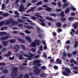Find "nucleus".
Here are the masks:
<instances>
[{
	"instance_id": "c9c22d12",
	"label": "nucleus",
	"mask_w": 78,
	"mask_h": 78,
	"mask_svg": "<svg viewBox=\"0 0 78 78\" xmlns=\"http://www.w3.org/2000/svg\"><path fill=\"white\" fill-rule=\"evenodd\" d=\"M60 20L62 21H66V18L64 17L62 18H61Z\"/></svg>"
},
{
	"instance_id": "4c0bfd02",
	"label": "nucleus",
	"mask_w": 78,
	"mask_h": 78,
	"mask_svg": "<svg viewBox=\"0 0 78 78\" xmlns=\"http://www.w3.org/2000/svg\"><path fill=\"white\" fill-rule=\"evenodd\" d=\"M77 53H78L77 51H73L72 53L73 55H76L77 54Z\"/></svg>"
},
{
	"instance_id": "72a5a7b5",
	"label": "nucleus",
	"mask_w": 78,
	"mask_h": 78,
	"mask_svg": "<svg viewBox=\"0 0 78 78\" xmlns=\"http://www.w3.org/2000/svg\"><path fill=\"white\" fill-rule=\"evenodd\" d=\"M60 16L61 17H64L65 16L64 15V12H62L60 13Z\"/></svg>"
},
{
	"instance_id": "0eeeda50",
	"label": "nucleus",
	"mask_w": 78,
	"mask_h": 78,
	"mask_svg": "<svg viewBox=\"0 0 78 78\" xmlns=\"http://www.w3.org/2000/svg\"><path fill=\"white\" fill-rule=\"evenodd\" d=\"M9 42V40L7 41H2V43L3 44V45L5 47H6L8 45V43Z\"/></svg>"
},
{
	"instance_id": "864d4df0",
	"label": "nucleus",
	"mask_w": 78,
	"mask_h": 78,
	"mask_svg": "<svg viewBox=\"0 0 78 78\" xmlns=\"http://www.w3.org/2000/svg\"><path fill=\"white\" fill-rule=\"evenodd\" d=\"M36 8V7H34L31 8V9L30 10V11H34V9H35Z\"/></svg>"
},
{
	"instance_id": "774afa93",
	"label": "nucleus",
	"mask_w": 78,
	"mask_h": 78,
	"mask_svg": "<svg viewBox=\"0 0 78 78\" xmlns=\"http://www.w3.org/2000/svg\"><path fill=\"white\" fill-rule=\"evenodd\" d=\"M19 1H20V0H16L15 1V4H18V3L19 2Z\"/></svg>"
},
{
	"instance_id": "338daca9",
	"label": "nucleus",
	"mask_w": 78,
	"mask_h": 78,
	"mask_svg": "<svg viewBox=\"0 0 78 78\" xmlns=\"http://www.w3.org/2000/svg\"><path fill=\"white\" fill-rule=\"evenodd\" d=\"M13 34H17V31H13L12 32Z\"/></svg>"
},
{
	"instance_id": "79ce46f5",
	"label": "nucleus",
	"mask_w": 78,
	"mask_h": 78,
	"mask_svg": "<svg viewBox=\"0 0 78 78\" xmlns=\"http://www.w3.org/2000/svg\"><path fill=\"white\" fill-rule=\"evenodd\" d=\"M73 19H74V18L72 17H70L69 18V20H70V21H73Z\"/></svg>"
},
{
	"instance_id": "9d476101",
	"label": "nucleus",
	"mask_w": 78,
	"mask_h": 78,
	"mask_svg": "<svg viewBox=\"0 0 78 78\" xmlns=\"http://www.w3.org/2000/svg\"><path fill=\"white\" fill-rule=\"evenodd\" d=\"M35 42L37 44V45L39 46L40 45V43H41V41L39 40H35Z\"/></svg>"
},
{
	"instance_id": "3c124183",
	"label": "nucleus",
	"mask_w": 78,
	"mask_h": 78,
	"mask_svg": "<svg viewBox=\"0 0 78 78\" xmlns=\"http://www.w3.org/2000/svg\"><path fill=\"white\" fill-rule=\"evenodd\" d=\"M41 25L43 26V27H45V23H40Z\"/></svg>"
},
{
	"instance_id": "de8ad7c7",
	"label": "nucleus",
	"mask_w": 78,
	"mask_h": 78,
	"mask_svg": "<svg viewBox=\"0 0 78 78\" xmlns=\"http://www.w3.org/2000/svg\"><path fill=\"white\" fill-rule=\"evenodd\" d=\"M24 78H29V75L28 74H25L24 76Z\"/></svg>"
},
{
	"instance_id": "473e14b6",
	"label": "nucleus",
	"mask_w": 78,
	"mask_h": 78,
	"mask_svg": "<svg viewBox=\"0 0 78 78\" xmlns=\"http://www.w3.org/2000/svg\"><path fill=\"white\" fill-rule=\"evenodd\" d=\"M26 27L27 28V29H33V27L31 26H26Z\"/></svg>"
},
{
	"instance_id": "c756f323",
	"label": "nucleus",
	"mask_w": 78,
	"mask_h": 78,
	"mask_svg": "<svg viewBox=\"0 0 78 78\" xmlns=\"http://www.w3.org/2000/svg\"><path fill=\"white\" fill-rule=\"evenodd\" d=\"M4 24H5V21H1L0 22V27L1 26H2V25H3Z\"/></svg>"
},
{
	"instance_id": "f3484780",
	"label": "nucleus",
	"mask_w": 78,
	"mask_h": 78,
	"mask_svg": "<svg viewBox=\"0 0 78 78\" xmlns=\"http://www.w3.org/2000/svg\"><path fill=\"white\" fill-rule=\"evenodd\" d=\"M65 71L68 73H71V71H70V70L68 68H66L65 69Z\"/></svg>"
},
{
	"instance_id": "39448f33",
	"label": "nucleus",
	"mask_w": 78,
	"mask_h": 78,
	"mask_svg": "<svg viewBox=\"0 0 78 78\" xmlns=\"http://www.w3.org/2000/svg\"><path fill=\"white\" fill-rule=\"evenodd\" d=\"M11 37L10 36H5L3 37H1L0 38V39L2 41H5L8 39L9 38H11Z\"/></svg>"
},
{
	"instance_id": "393cba45",
	"label": "nucleus",
	"mask_w": 78,
	"mask_h": 78,
	"mask_svg": "<svg viewBox=\"0 0 78 78\" xmlns=\"http://www.w3.org/2000/svg\"><path fill=\"white\" fill-rule=\"evenodd\" d=\"M23 9H24V7H20V8L18 10L20 12H22L23 10Z\"/></svg>"
},
{
	"instance_id": "5701e85b",
	"label": "nucleus",
	"mask_w": 78,
	"mask_h": 78,
	"mask_svg": "<svg viewBox=\"0 0 78 78\" xmlns=\"http://www.w3.org/2000/svg\"><path fill=\"white\" fill-rule=\"evenodd\" d=\"M30 51H32V52H34V53H35V52L36 51V50L35 48H32L30 49Z\"/></svg>"
},
{
	"instance_id": "4be33fe9",
	"label": "nucleus",
	"mask_w": 78,
	"mask_h": 78,
	"mask_svg": "<svg viewBox=\"0 0 78 78\" xmlns=\"http://www.w3.org/2000/svg\"><path fill=\"white\" fill-rule=\"evenodd\" d=\"M6 32H0V36H2L3 35H6Z\"/></svg>"
},
{
	"instance_id": "a211bd4d",
	"label": "nucleus",
	"mask_w": 78,
	"mask_h": 78,
	"mask_svg": "<svg viewBox=\"0 0 78 78\" xmlns=\"http://www.w3.org/2000/svg\"><path fill=\"white\" fill-rule=\"evenodd\" d=\"M70 11V9L69 8H67L66 9L65 12L66 14H67Z\"/></svg>"
},
{
	"instance_id": "603ef678",
	"label": "nucleus",
	"mask_w": 78,
	"mask_h": 78,
	"mask_svg": "<svg viewBox=\"0 0 78 78\" xmlns=\"http://www.w3.org/2000/svg\"><path fill=\"white\" fill-rule=\"evenodd\" d=\"M43 58H47V56L46 55V54H45V52H44V53L43 54Z\"/></svg>"
},
{
	"instance_id": "8fccbe9b",
	"label": "nucleus",
	"mask_w": 78,
	"mask_h": 78,
	"mask_svg": "<svg viewBox=\"0 0 78 78\" xmlns=\"http://www.w3.org/2000/svg\"><path fill=\"white\" fill-rule=\"evenodd\" d=\"M6 64L5 63H0V66H5Z\"/></svg>"
},
{
	"instance_id": "1a4fd4ad",
	"label": "nucleus",
	"mask_w": 78,
	"mask_h": 78,
	"mask_svg": "<svg viewBox=\"0 0 78 78\" xmlns=\"http://www.w3.org/2000/svg\"><path fill=\"white\" fill-rule=\"evenodd\" d=\"M34 72L36 75H39L40 73V70L38 69H35L34 70Z\"/></svg>"
},
{
	"instance_id": "2eb2a0df",
	"label": "nucleus",
	"mask_w": 78,
	"mask_h": 78,
	"mask_svg": "<svg viewBox=\"0 0 78 78\" xmlns=\"http://www.w3.org/2000/svg\"><path fill=\"white\" fill-rule=\"evenodd\" d=\"M46 19L48 20H49L50 21H53V19L52 18L48 16H47L46 17Z\"/></svg>"
},
{
	"instance_id": "9b49d317",
	"label": "nucleus",
	"mask_w": 78,
	"mask_h": 78,
	"mask_svg": "<svg viewBox=\"0 0 78 78\" xmlns=\"http://www.w3.org/2000/svg\"><path fill=\"white\" fill-rule=\"evenodd\" d=\"M60 60L59 58H57L56 59V62L57 63V64H61L62 61H61V60Z\"/></svg>"
},
{
	"instance_id": "412c9836",
	"label": "nucleus",
	"mask_w": 78,
	"mask_h": 78,
	"mask_svg": "<svg viewBox=\"0 0 78 78\" xmlns=\"http://www.w3.org/2000/svg\"><path fill=\"white\" fill-rule=\"evenodd\" d=\"M57 27H61V23L59 22L57 23H56Z\"/></svg>"
},
{
	"instance_id": "aec40b11",
	"label": "nucleus",
	"mask_w": 78,
	"mask_h": 78,
	"mask_svg": "<svg viewBox=\"0 0 78 78\" xmlns=\"http://www.w3.org/2000/svg\"><path fill=\"white\" fill-rule=\"evenodd\" d=\"M63 75L66 76H70V75H69V73H67L66 71H64L63 72Z\"/></svg>"
},
{
	"instance_id": "5fc2aeb1",
	"label": "nucleus",
	"mask_w": 78,
	"mask_h": 78,
	"mask_svg": "<svg viewBox=\"0 0 78 78\" xmlns=\"http://www.w3.org/2000/svg\"><path fill=\"white\" fill-rule=\"evenodd\" d=\"M21 47H22V48H23V50H25V46H23V45L21 44Z\"/></svg>"
},
{
	"instance_id": "052dcab7",
	"label": "nucleus",
	"mask_w": 78,
	"mask_h": 78,
	"mask_svg": "<svg viewBox=\"0 0 78 78\" xmlns=\"http://www.w3.org/2000/svg\"><path fill=\"white\" fill-rule=\"evenodd\" d=\"M21 2H23V4H24L25 3V2H26V0H21Z\"/></svg>"
},
{
	"instance_id": "6ab92c4d",
	"label": "nucleus",
	"mask_w": 78,
	"mask_h": 78,
	"mask_svg": "<svg viewBox=\"0 0 78 78\" xmlns=\"http://www.w3.org/2000/svg\"><path fill=\"white\" fill-rule=\"evenodd\" d=\"M9 42L10 43H14L16 42V40L14 39H11L9 40Z\"/></svg>"
},
{
	"instance_id": "4d7b16f0",
	"label": "nucleus",
	"mask_w": 78,
	"mask_h": 78,
	"mask_svg": "<svg viewBox=\"0 0 78 78\" xmlns=\"http://www.w3.org/2000/svg\"><path fill=\"white\" fill-rule=\"evenodd\" d=\"M51 4L52 5H53V6H56V3L55 2H51Z\"/></svg>"
},
{
	"instance_id": "c85d7f7f",
	"label": "nucleus",
	"mask_w": 78,
	"mask_h": 78,
	"mask_svg": "<svg viewBox=\"0 0 78 78\" xmlns=\"http://www.w3.org/2000/svg\"><path fill=\"white\" fill-rule=\"evenodd\" d=\"M46 11H51V9L50 7H47L45 9Z\"/></svg>"
},
{
	"instance_id": "f704fd0d",
	"label": "nucleus",
	"mask_w": 78,
	"mask_h": 78,
	"mask_svg": "<svg viewBox=\"0 0 78 78\" xmlns=\"http://www.w3.org/2000/svg\"><path fill=\"white\" fill-rule=\"evenodd\" d=\"M58 5L59 8H61V2H58Z\"/></svg>"
},
{
	"instance_id": "a18cd8bd",
	"label": "nucleus",
	"mask_w": 78,
	"mask_h": 78,
	"mask_svg": "<svg viewBox=\"0 0 78 78\" xmlns=\"http://www.w3.org/2000/svg\"><path fill=\"white\" fill-rule=\"evenodd\" d=\"M19 34L21 35L23 37H25V34L23 33H19Z\"/></svg>"
},
{
	"instance_id": "ddd939ff",
	"label": "nucleus",
	"mask_w": 78,
	"mask_h": 78,
	"mask_svg": "<svg viewBox=\"0 0 78 78\" xmlns=\"http://www.w3.org/2000/svg\"><path fill=\"white\" fill-rule=\"evenodd\" d=\"M25 39H27V40L28 41V42H31V40L30 37H25Z\"/></svg>"
},
{
	"instance_id": "13d9d810",
	"label": "nucleus",
	"mask_w": 78,
	"mask_h": 78,
	"mask_svg": "<svg viewBox=\"0 0 78 78\" xmlns=\"http://www.w3.org/2000/svg\"><path fill=\"white\" fill-rule=\"evenodd\" d=\"M56 11L57 12H60V11H62V9H57Z\"/></svg>"
},
{
	"instance_id": "cd10ccee",
	"label": "nucleus",
	"mask_w": 78,
	"mask_h": 78,
	"mask_svg": "<svg viewBox=\"0 0 78 78\" xmlns=\"http://www.w3.org/2000/svg\"><path fill=\"white\" fill-rule=\"evenodd\" d=\"M25 69V67H24V66H21L20 67V70H24Z\"/></svg>"
},
{
	"instance_id": "680f3d73",
	"label": "nucleus",
	"mask_w": 78,
	"mask_h": 78,
	"mask_svg": "<svg viewBox=\"0 0 78 78\" xmlns=\"http://www.w3.org/2000/svg\"><path fill=\"white\" fill-rule=\"evenodd\" d=\"M37 2V0H33L32 1V3H36Z\"/></svg>"
},
{
	"instance_id": "ea45409f",
	"label": "nucleus",
	"mask_w": 78,
	"mask_h": 78,
	"mask_svg": "<svg viewBox=\"0 0 78 78\" xmlns=\"http://www.w3.org/2000/svg\"><path fill=\"white\" fill-rule=\"evenodd\" d=\"M3 73H8V70L7 69H4L3 71Z\"/></svg>"
},
{
	"instance_id": "dca6fc26",
	"label": "nucleus",
	"mask_w": 78,
	"mask_h": 78,
	"mask_svg": "<svg viewBox=\"0 0 78 78\" xmlns=\"http://www.w3.org/2000/svg\"><path fill=\"white\" fill-rule=\"evenodd\" d=\"M69 6V4L67 3H65L64 5H62L63 8H65L66 7H67Z\"/></svg>"
},
{
	"instance_id": "37998d69",
	"label": "nucleus",
	"mask_w": 78,
	"mask_h": 78,
	"mask_svg": "<svg viewBox=\"0 0 78 78\" xmlns=\"http://www.w3.org/2000/svg\"><path fill=\"white\" fill-rule=\"evenodd\" d=\"M67 55L68 56V57L70 58V57H72V55L71 53H68L67 54Z\"/></svg>"
},
{
	"instance_id": "c03bdc74",
	"label": "nucleus",
	"mask_w": 78,
	"mask_h": 78,
	"mask_svg": "<svg viewBox=\"0 0 78 78\" xmlns=\"http://www.w3.org/2000/svg\"><path fill=\"white\" fill-rule=\"evenodd\" d=\"M62 29H61L58 28L57 30V32L58 33H59L60 32H62Z\"/></svg>"
},
{
	"instance_id": "f8f14e48",
	"label": "nucleus",
	"mask_w": 78,
	"mask_h": 78,
	"mask_svg": "<svg viewBox=\"0 0 78 78\" xmlns=\"http://www.w3.org/2000/svg\"><path fill=\"white\" fill-rule=\"evenodd\" d=\"M78 46V42L77 41H75V44L74 45V48H76Z\"/></svg>"
},
{
	"instance_id": "4468645a",
	"label": "nucleus",
	"mask_w": 78,
	"mask_h": 78,
	"mask_svg": "<svg viewBox=\"0 0 78 78\" xmlns=\"http://www.w3.org/2000/svg\"><path fill=\"white\" fill-rule=\"evenodd\" d=\"M18 41L20 42H21V43H25V42H26L25 41V40H22V39H20V38H19L18 39Z\"/></svg>"
},
{
	"instance_id": "49530a36",
	"label": "nucleus",
	"mask_w": 78,
	"mask_h": 78,
	"mask_svg": "<svg viewBox=\"0 0 78 78\" xmlns=\"http://www.w3.org/2000/svg\"><path fill=\"white\" fill-rule=\"evenodd\" d=\"M31 18L32 19V20H35L36 19V18L35 16H31Z\"/></svg>"
},
{
	"instance_id": "0e129e2a",
	"label": "nucleus",
	"mask_w": 78,
	"mask_h": 78,
	"mask_svg": "<svg viewBox=\"0 0 78 78\" xmlns=\"http://www.w3.org/2000/svg\"><path fill=\"white\" fill-rule=\"evenodd\" d=\"M5 5L4 4H2V9H5Z\"/></svg>"
},
{
	"instance_id": "f03ea898",
	"label": "nucleus",
	"mask_w": 78,
	"mask_h": 78,
	"mask_svg": "<svg viewBox=\"0 0 78 78\" xmlns=\"http://www.w3.org/2000/svg\"><path fill=\"white\" fill-rule=\"evenodd\" d=\"M10 23H11V24L12 25H17V24L16 22H15V21H14V20H13V19H10L9 21H7L5 23V24L6 25H8V24H9Z\"/></svg>"
},
{
	"instance_id": "a878e982",
	"label": "nucleus",
	"mask_w": 78,
	"mask_h": 78,
	"mask_svg": "<svg viewBox=\"0 0 78 78\" xmlns=\"http://www.w3.org/2000/svg\"><path fill=\"white\" fill-rule=\"evenodd\" d=\"M50 16H53L54 17H56L57 16V14L56 13H53L50 14Z\"/></svg>"
},
{
	"instance_id": "7ed1b4c3",
	"label": "nucleus",
	"mask_w": 78,
	"mask_h": 78,
	"mask_svg": "<svg viewBox=\"0 0 78 78\" xmlns=\"http://www.w3.org/2000/svg\"><path fill=\"white\" fill-rule=\"evenodd\" d=\"M23 55H24L25 56V57H28L29 58H26V59H27V60H31L32 59H33V56H34V55H33L32 54V53H29V55H27L26 54H23Z\"/></svg>"
},
{
	"instance_id": "58836bf2",
	"label": "nucleus",
	"mask_w": 78,
	"mask_h": 78,
	"mask_svg": "<svg viewBox=\"0 0 78 78\" xmlns=\"http://www.w3.org/2000/svg\"><path fill=\"white\" fill-rule=\"evenodd\" d=\"M73 70H76V71H78V68L76 66H74L73 67Z\"/></svg>"
},
{
	"instance_id": "b1692460",
	"label": "nucleus",
	"mask_w": 78,
	"mask_h": 78,
	"mask_svg": "<svg viewBox=\"0 0 78 78\" xmlns=\"http://www.w3.org/2000/svg\"><path fill=\"white\" fill-rule=\"evenodd\" d=\"M18 57L20 60H22V59H24V58H22V57H23V55H19Z\"/></svg>"
},
{
	"instance_id": "a19ab883",
	"label": "nucleus",
	"mask_w": 78,
	"mask_h": 78,
	"mask_svg": "<svg viewBox=\"0 0 78 78\" xmlns=\"http://www.w3.org/2000/svg\"><path fill=\"white\" fill-rule=\"evenodd\" d=\"M25 33H26L27 34H30L31 32L30 31H29L27 30H25Z\"/></svg>"
},
{
	"instance_id": "e433bc0d",
	"label": "nucleus",
	"mask_w": 78,
	"mask_h": 78,
	"mask_svg": "<svg viewBox=\"0 0 78 78\" xmlns=\"http://www.w3.org/2000/svg\"><path fill=\"white\" fill-rule=\"evenodd\" d=\"M2 16L4 17H6L7 16H9V14L7 13H5L3 14L2 15Z\"/></svg>"
},
{
	"instance_id": "20e7f679",
	"label": "nucleus",
	"mask_w": 78,
	"mask_h": 78,
	"mask_svg": "<svg viewBox=\"0 0 78 78\" xmlns=\"http://www.w3.org/2000/svg\"><path fill=\"white\" fill-rule=\"evenodd\" d=\"M34 65H35V66H37V67H41V64H40L41 62L39 60L37 59L35 60L34 61Z\"/></svg>"
},
{
	"instance_id": "423d86ee",
	"label": "nucleus",
	"mask_w": 78,
	"mask_h": 78,
	"mask_svg": "<svg viewBox=\"0 0 78 78\" xmlns=\"http://www.w3.org/2000/svg\"><path fill=\"white\" fill-rule=\"evenodd\" d=\"M19 48H20V46H19L17 44L14 47V49L16 50L14 51V52H15V53H17L18 50H19Z\"/></svg>"
},
{
	"instance_id": "6e6d98bb",
	"label": "nucleus",
	"mask_w": 78,
	"mask_h": 78,
	"mask_svg": "<svg viewBox=\"0 0 78 78\" xmlns=\"http://www.w3.org/2000/svg\"><path fill=\"white\" fill-rule=\"evenodd\" d=\"M41 69H43V70H45V69H46V68L45 66H44L41 67Z\"/></svg>"
},
{
	"instance_id": "7c9ffc66",
	"label": "nucleus",
	"mask_w": 78,
	"mask_h": 78,
	"mask_svg": "<svg viewBox=\"0 0 78 78\" xmlns=\"http://www.w3.org/2000/svg\"><path fill=\"white\" fill-rule=\"evenodd\" d=\"M42 1H40L39 2H37V3H36V5H42Z\"/></svg>"
},
{
	"instance_id": "e2e57ef3",
	"label": "nucleus",
	"mask_w": 78,
	"mask_h": 78,
	"mask_svg": "<svg viewBox=\"0 0 78 78\" xmlns=\"http://www.w3.org/2000/svg\"><path fill=\"white\" fill-rule=\"evenodd\" d=\"M71 9L73 10V11H75L76 10V9L74 7H71Z\"/></svg>"
},
{
	"instance_id": "2f4dec72",
	"label": "nucleus",
	"mask_w": 78,
	"mask_h": 78,
	"mask_svg": "<svg viewBox=\"0 0 78 78\" xmlns=\"http://www.w3.org/2000/svg\"><path fill=\"white\" fill-rule=\"evenodd\" d=\"M6 50H7V49H6V48H4L2 49L1 51H2V52H5V51Z\"/></svg>"
},
{
	"instance_id": "bf43d9fd",
	"label": "nucleus",
	"mask_w": 78,
	"mask_h": 78,
	"mask_svg": "<svg viewBox=\"0 0 78 78\" xmlns=\"http://www.w3.org/2000/svg\"><path fill=\"white\" fill-rule=\"evenodd\" d=\"M54 68L55 70H57L58 69V67L57 66H54Z\"/></svg>"
},
{
	"instance_id": "6e6552de",
	"label": "nucleus",
	"mask_w": 78,
	"mask_h": 78,
	"mask_svg": "<svg viewBox=\"0 0 78 78\" xmlns=\"http://www.w3.org/2000/svg\"><path fill=\"white\" fill-rule=\"evenodd\" d=\"M37 45V44H36V42L35 41H33L31 44L30 46L32 47H35Z\"/></svg>"
},
{
	"instance_id": "09e8293b",
	"label": "nucleus",
	"mask_w": 78,
	"mask_h": 78,
	"mask_svg": "<svg viewBox=\"0 0 78 78\" xmlns=\"http://www.w3.org/2000/svg\"><path fill=\"white\" fill-rule=\"evenodd\" d=\"M45 74H41L40 76V77H43V78H44V77H45Z\"/></svg>"
},
{
	"instance_id": "bb28decb",
	"label": "nucleus",
	"mask_w": 78,
	"mask_h": 78,
	"mask_svg": "<svg viewBox=\"0 0 78 78\" xmlns=\"http://www.w3.org/2000/svg\"><path fill=\"white\" fill-rule=\"evenodd\" d=\"M17 21L18 22H20V23H23V21L20 19H17Z\"/></svg>"
},
{
	"instance_id": "f257e3e1",
	"label": "nucleus",
	"mask_w": 78,
	"mask_h": 78,
	"mask_svg": "<svg viewBox=\"0 0 78 78\" xmlns=\"http://www.w3.org/2000/svg\"><path fill=\"white\" fill-rule=\"evenodd\" d=\"M12 71L11 73V75L13 77L17 76L18 68L16 67H14L12 68Z\"/></svg>"
},
{
	"instance_id": "69168bd1",
	"label": "nucleus",
	"mask_w": 78,
	"mask_h": 78,
	"mask_svg": "<svg viewBox=\"0 0 78 78\" xmlns=\"http://www.w3.org/2000/svg\"><path fill=\"white\" fill-rule=\"evenodd\" d=\"M14 57L13 56V57H10L9 58V59H10V60H13V59H14Z\"/></svg>"
}]
</instances>
